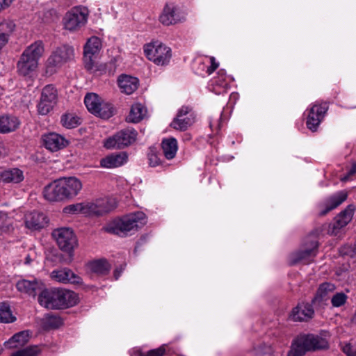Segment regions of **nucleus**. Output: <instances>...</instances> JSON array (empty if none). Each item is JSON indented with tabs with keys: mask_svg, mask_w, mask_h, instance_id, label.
Returning a JSON list of instances; mask_svg holds the SVG:
<instances>
[{
	"mask_svg": "<svg viewBox=\"0 0 356 356\" xmlns=\"http://www.w3.org/2000/svg\"><path fill=\"white\" fill-rule=\"evenodd\" d=\"M82 188L81 182L76 177L61 178L46 186L43 195L46 200L51 202L72 199Z\"/></svg>",
	"mask_w": 356,
	"mask_h": 356,
	"instance_id": "1",
	"label": "nucleus"
},
{
	"mask_svg": "<svg viewBox=\"0 0 356 356\" xmlns=\"http://www.w3.org/2000/svg\"><path fill=\"white\" fill-rule=\"evenodd\" d=\"M40 305L47 309H58L75 305L78 302L76 293L63 289H44L38 296Z\"/></svg>",
	"mask_w": 356,
	"mask_h": 356,
	"instance_id": "2",
	"label": "nucleus"
},
{
	"mask_svg": "<svg viewBox=\"0 0 356 356\" xmlns=\"http://www.w3.org/2000/svg\"><path fill=\"white\" fill-rule=\"evenodd\" d=\"M146 223V216L143 212L138 211L115 219L102 227L104 232L124 237L131 231H137Z\"/></svg>",
	"mask_w": 356,
	"mask_h": 356,
	"instance_id": "3",
	"label": "nucleus"
},
{
	"mask_svg": "<svg viewBox=\"0 0 356 356\" xmlns=\"http://www.w3.org/2000/svg\"><path fill=\"white\" fill-rule=\"evenodd\" d=\"M328 348L329 343L322 335L302 334L293 339L287 356H303L307 352L326 350Z\"/></svg>",
	"mask_w": 356,
	"mask_h": 356,
	"instance_id": "4",
	"label": "nucleus"
},
{
	"mask_svg": "<svg viewBox=\"0 0 356 356\" xmlns=\"http://www.w3.org/2000/svg\"><path fill=\"white\" fill-rule=\"evenodd\" d=\"M74 48L67 44L58 47L51 52L45 63V74L51 76L66 63L74 58Z\"/></svg>",
	"mask_w": 356,
	"mask_h": 356,
	"instance_id": "5",
	"label": "nucleus"
},
{
	"mask_svg": "<svg viewBox=\"0 0 356 356\" xmlns=\"http://www.w3.org/2000/svg\"><path fill=\"white\" fill-rule=\"evenodd\" d=\"M323 230V228H318L313 230L305 241V250L292 253L289 257V264L296 265L299 262L308 264L311 259L314 258L317 253L318 243L317 236Z\"/></svg>",
	"mask_w": 356,
	"mask_h": 356,
	"instance_id": "6",
	"label": "nucleus"
},
{
	"mask_svg": "<svg viewBox=\"0 0 356 356\" xmlns=\"http://www.w3.org/2000/svg\"><path fill=\"white\" fill-rule=\"evenodd\" d=\"M144 52L149 60L158 65L168 64L172 56L171 49L158 42L145 44Z\"/></svg>",
	"mask_w": 356,
	"mask_h": 356,
	"instance_id": "7",
	"label": "nucleus"
},
{
	"mask_svg": "<svg viewBox=\"0 0 356 356\" xmlns=\"http://www.w3.org/2000/svg\"><path fill=\"white\" fill-rule=\"evenodd\" d=\"M137 135V131L133 128L122 129L107 138L104 142V147L107 149H124L136 141Z\"/></svg>",
	"mask_w": 356,
	"mask_h": 356,
	"instance_id": "8",
	"label": "nucleus"
},
{
	"mask_svg": "<svg viewBox=\"0 0 356 356\" xmlns=\"http://www.w3.org/2000/svg\"><path fill=\"white\" fill-rule=\"evenodd\" d=\"M52 236L56 240L59 248L70 254L77 245V239L73 230L68 227H60L52 232Z\"/></svg>",
	"mask_w": 356,
	"mask_h": 356,
	"instance_id": "9",
	"label": "nucleus"
},
{
	"mask_svg": "<svg viewBox=\"0 0 356 356\" xmlns=\"http://www.w3.org/2000/svg\"><path fill=\"white\" fill-rule=\"evenodd\" d=\"M84 102L88 110L102 118H109L113 115V108L103 104L101 98L95 93H88L86 95Z\"/></svg>",
	"mask_w": 356,
	"mask_h": 356,
	"instance_id": "10",
	"label": "nucleus"
},
{
	"mask_svg": "<svg viewBox=\"0 0 356 356\" xmlns=\"http://www.w3.org/2000/svg\"><path fill=\"white\" fill-rule=\"evenodd\" d=\"M57 90L52 85H47L42 89L40 100L38 104V112L40 115L48 114L57 104Z\"/></svg>",
	"mask_w": 356,
	"mask_h": 356,
	"instance_id": "11",
	"label": "nucleus"
},
{
	"mask_svg": "<svg viewBox=\"0 0 356 356\" xmlns=\"http://www.w3.org/2000/svg\"><path fill=\"white\" fill-rule=\"evenodd\" d=\"M195 121V115L193 108L188 106H183L178 111L176 117L170 123V127L180 131H186Z\"/></svg>",
	"mask_w": 356,
	"mask_h": 356,
	"instance_id": "12",
	"label": "nucleus"
},
{
	"mask_svg": "<svg viewBox=\"0 0 356 356\" xmlns=\"http://www.w3.org/2000/svg\"><path fill=\"white\" fill-rule=\"evenodd\" d=\"M87 21V13L84 8H74L67 12L64 18L65 28L69 31H76L83 26Z\"/></svg>",
	"mask_w": 356,
	"mask_h": 356,
	"instance_id": "13",
	"label": "nucleus"
},
{
	"mask_svg": "<svg viewBox=\"0 0 356 356\" xmlns=\"http://www.w3.org/2000/svg\"><path fill=\"white\" fill-rule=\"evenodd\" d=\"M328 104L323 102L321 104H314L310 108L306 122L307 127L314 132L316 131L319 124L323 120L328 110Z\"/></svg>",
	"mask_w": 356,
	"mask_h": 356,
	"instance_id": "14",
	"label": "nucleus"
},
{
	"mask_svg": "<svg viewBox=\"0 0 356 356\" xmlns=\"http://www.w3.org/2000/svg\"><path fill=\"white\" fill-rule=\"evenodd\" d=\"M354 211L355 207L353 205L348 206L344 211L334 218L333 223L328 225L327 233L330 235H338L340 230L351 221Z\"/></svg>",
	"mask_w": 356,
	"mask_h": 356,
	"instance_id": "15",
	"label": "nucleus"
},
{
	"mask_svg": "<svg viewBox=\"0 0 356 356\" xmlns=\"http://www.w3.org/2000/svg\"><path fill=\"white\" fill-rule=\"evenodd\" d=\"M88 215L97 216L106 214L117 207V202L114 198H104L97 200L95 203H88Z\"/></svg>",
	"mask_w": 356,
	"mask_h": 356,
	"instance_id": "16",
	"label": "nucleus"
},
{
	"mask_svg": "<svg viewBox=\"0 0 356 356\" xmlns=\"http://www.w3.org/2000/svg\"><path fill=\"white\" fill-rule=\"evenodd\" d=\"M101 47V41L97 37H92L88 40L84 46L83 61L85 67L90 68L91 60L95 59Z\"/></svg>",
	"mask_w": 356,
	"mask_h": 356,
	"instance_id": "17",
	"label": "nucleus"
},
{
	"mask_svg": "<svg viewBox=\"0 0 356 356\" xmlns=\"http://www.w3.org/2000/svg\"><path fill=\"white\" fill-rule=\"evenodd\" d=\"M44 147L51 152H56L68 145V141L62 136L56 133H49L43 136Z\"/></svg>",
	"mask_w": 356,
	"mask_h": 356,
	"instance_id": "18",
	"label": "nucleus"
},
{
	"mask_svg": "<svg viewBox=\"0 0 356 356\" xmlns=\"http://www.w3.org/2000/svg\"><path fill=\"white\" fill-rule=\"evenodd\" d=\"M48 219L47 216L38 211H33L25 216L26 227L32 230H40L47 226Z\"/></svg>",
	"mask_w": 356,
	"mask_h": 356,
	"instance_id": "19",
	"label": "nucleus"
},
{
	"mask_svg": "<svg viewBox=\"0 0 356 356\" xmlns=\"http://www.w3.org/2000/svg\"><path fill=\"white\" fill-rule=\"evenodd\" d=\"M16 287L18 291L33 297H35L38 293L40 294L44 290L43 284L36 280L32 281L26 280H19L17 282Z\"/></svg>",
	"mask_w": 356,
	"mask_h": 356,
	"instance_id": "20",
	"label": "nucleus"
},
{
	"mask_svg": "<svg viewBox=\"0 0 356 356\" xmlns=\"http://www.w3.org/2000/svg\"><path fill=\"white\" fill-rule=\"evenodd\" d=\"M314 314L312 306L309 303L302 302L293 309L291 316L295 321H307Z\"/></svg>",
	"mask_w": 356,
	"mask_h": 356,
	"instance_id": "21",
	"label": "nucleus"
},
{
	"mask_svg": "<svg viewBox=\"0 0 356 356\" xmlns=\"http://www.w3.org/2000/svg\"><path fill=\"white\" fill-rule=\"evenodd\" d=\"M51 277L54 280L63 283H80L81 280L80 277L67 268L54 270L51 274Z\"/></svg>",
	"mask_w": 356,
	"mask_h": 356,
	"instance_id": "22",
	"label": "nucleus"
},
{
	"mask_svg": "<svg viewBox=\"0 0 356 356\" xmlns=\"http://www.w3.org/2000/svg\"><path fill=\"white\" fill-rule=\"evenodd\" d=\"M176 7L173 3H167L159 16L160 22L164 26H170L179 21L176 13Z\"/></svg>",
	"mask_w": 356,
	"mask_h": 356,
	"instance_id": "23",
	"label": "nucleus"
},
{
	"mask_svg": "<svg viewBox=\"0 0 356 356\" xmlns=\"http://www.w3.org/2000/svg\"><path fill=\"white\" fill-rule=\"evenodd\" d=\"M20 121L16 116L3 115L0 116V133L7 134L15 131L19 128Z\"/></svg>",
	"mask_w": 356,
	"mask_h": 356,
	"instance_id": "24",
	"label": "nucleus"
},
{
	"mask_svg": "<svg viewBox=\"0 0 356 356\" xmlns=\"http://www.w3.org/2000/svg\"><path fill=\"white\" fill-rule=\"evenodd\" d=\"M24 179V172L19 168H10L0 172V182L18 184Z\"/></svg>",
	"mask_w": 356,
	"mask_h": 356,
	"instance_id": "25",
	"label": "nucleus"
},
{
	"mask_svg": "<svg viewBox=\"0 0 356 356\" xmlns=\"http://www.w3.org/2000/svg\"><path fill=\"white\" fill-rule=\"evenodd\" d=\"M347 198V194L345 192L341 191L327 200L325 203V208L322 209L319 213V216H324L332 209L337 208Z\"/></svg>",
	"mask_w": 356,
	"mask_h": 356,
	"instance_id": "26",
	"label": "nucleus"
},
{
	"mask_svg": "<svg viewBox=\"0 0 356 356\" xmlns=\"http://www.w3.org/2000/svg\"><path fill=\"white\" fill-rule=\"evenodd\" d=\"M38 63L34 59L24 56L22 54L17 64V72L25 76L33 72L38 67Z\"/></svg>",
	"mask_w": 356,
	"mask_h": 356,
	"instance_id": "27",
	"label": "nucleus"
},
{
	"mask_svg": "<svg viewBox=\"0 0 356 356\" xmlns=\"http://www.w3.org/2000/svg\"><path fill=\"white\" fill-rule=\"evenodd\" d=\"M44 53V45L42 40H37L28 46L23 54L31 59H34L38 63L39 59L43 56Z\"/></svg>",
	"mask_w": 356,
	"mask_h": 356,
	"instance_id": "28",
	"label": "nucleus"
},
{
	"mask_svg": "<svg viewBox=\"0 0 356 356\" xmlns=\"http://www.w3.org/2000/svg\"><path fill=\"white\" fill-rule=\"evenodd\" d=\"M118 85L122 92L130 95L138 88V80L134 76L121 75L118 78Z\"/></svg>",
	"mask_w": 356,
	"mask_h": 356,
	"instance_id": "29",
	"label": "nucleus"
},
{
	"mask_svg": "<svg viewBox=\"0 0 356 356\" xmlns=\"http://www.w3.org/2000/svg\"><path fill=\"white\" fill-rule=\"evenodd\" d=\"M127 156L125 153L108 155L100 161L102 168H112L122 165L126 162Z\"/></svg>",
	"mask_w": 356,
	"mask_h": 356,
	"instance_id": "30",
	"label": "nucleus"
},
{
	"mask_svg": "<svg viewBox=\"0 0 356 356\" xmlns=\"http://www.w3.org/2000/svg\"><path fill=\"white\" fill-rule=\"evenodd\" d=\"M29 340V331H22L14 334L4 346L7 348H17L24 346Z\"/></svg>",
	"mask_w": 356,
	"mask_h": 356,
	"instance_id": "31",
	"label": "nucleus"
},
{
	"mask_svg": "<svg viewBox=\"0 0 356 356\" xmlns=\"http://www.w3.org/2000/svg\"><path fill=\"white\" fill-rule=\"evenodd\" d=\"M90 270L98 275H107L110 270L111 266L106 259H101L95 260L88 264Z\"/></svg>",
	"mask_w": 356,
	"mask_h": 356,
	"instance_id": "32",
	"label": "nucleus"
},
{
	"mask_svg": "<svg viewBox=\"0 0 356 356\" xmlns=\"http://www.w3.org/2000/svg\"><path fill=\"white\" fill-rule=\"evenodd\" d=\"M334 289L335 286L333 284L327 282L323 283L318 289L316 294L312 300V302L316 304V302L320 303L326 301L329 298V294L332 293Z\"/></svg>",
	"mask_w": 356,
	"mask_h": 356,
	"instance_id": "33",
	"label": "nucleus"
},
{
	"mask_svg": "<svg viewBox=\"0 0 356 356\" xmlns=\"http://www.w3.org/2000/svg\"><path fill=\"white\" fill-rule=\"evenodd\" d=\"M146 113L145 107L140 104H134L130 110L129 114L126 118L128 122L138 123L144 118Z\"/></svg>",
	"mask_w": 356,
	"mask_h": 356,
	"instance_id": "34",
	"label": "nucleus"
},
{
	"mask_svg": "<svg viewBox=\"0 0 356 356\" xmlns=\"http://www.w3.org/2000/svg\"><path fill=\"white\" fill-rule=\"evenodd\" d=\"M162 149L166 159H173L177 151V142L176 139L174 138L164 139L162 141Z\"/></svg>",
	"mask_w": 356,
	"mask_h": 356,
	"instance_id": "35",
	"label": "nucleus"
},
{
	"mask_svg": "<svg viewBox=\"0 0 356 356\" xmlns=\"http://www.w3.org/2000/svg\"><path fill=\"white\" fill-rule=\"evenodd\" d=\"M80 120L78 116L72 113H65L61 116L60 123L65 128L73 129L81 124Z\"/></svg>",
	"mask_w": 356,
	"mask_h": 356,
	"instance_id": "36",
	"label": "nucleus"
},
{
	"mask_svg": "<svg viewBox=\"0 0 356 356\" xmlns=\"http://www.w3.org/2000/svg\"><path fill=\"white\" fill-rule=\"evenodd\" d=\"M15 320L16 318L12 315L9 305L6 302L0 303V322L9 323Z\"/></svg>",
	"mask_w": 356,
	"mask_h": 356,
	"instance_id": "37",
	"label": "nucleus"
},
{
	"mask_svg": "<svg viewBox=\"0 0 356 356\" xmlns=\"http://www.w3.org/2000/svg\"><path fill=\"white\" fill-rule=\"evenodd\" d=\"M63 212L67 214H77L82 213L88 215V204H83L82 203H76L66 206L63 209Z\"/></svg>",
	"mask_w": 356,
	"mask_h": 356,
	"instance_id": "38",
	"label": "nucleus"
},
{
	"mask_svg": "<svg viewBox=\"0 0 356 356\" xmlns=\"http://www.w3.org/2000/svg\"><path fill=\"white\" fill-rule=\"evenodd\" d=\"M113 64H97L96 63L95 59L91 60L90 68L86 67V69L89 71L90 73L93 74L95 76H100L107 72V69L109 66H111Z\"/></svg>",
	"mask_w": 356,
	"mask_h": 356,
	"instance_id": "39",
	"label": "nucleus"
},
{
	"mask_svg": "<svg viewBox=\"0 0 356 356\" xmlns=\"http://www.w3.org/2000/svg\"><path fill=\"white\" fill-rule=\"evenodd\" d=\"M13 231V226L11 220L7 214L1 211L0 214V234H9Z\"/></svg>",
	"mask_w": 356,
	"mask_h": 356,
	"instance_id": "40",
	"label": "nucleus"
},
{
	"mask_svg": "<svg viewBox=\"0 0 356 356\" xmlns=\"http://www.w3.org/2000/svg\"><path fill=\"white\" fill-rule=\"evenodd\" d=\"M63 323L62 318L58 316H47L44 320V325L47 329L58 328Z\"/></svg>",
	"mask_w": 356,
	"mask_h": 356,
	"instance_id": "41",
	"label": "nucleus"
},
{
	"mask_svg": "<svg viewBox=\"0 0 356 356\" xmlns=\"http://www.w3.org/2000/svg\"><path fill=\"white\" fill-rule=\"evenodd\" d=\"M15 28V23L10 19H4L0 22V34L6 36V38L9 40V37L13 32Z\"/></svg>",
	"mask_w": 356,
	"mask_h": 356,
	"instance_id": "42",
	"label": "nucleus"
},
{
	"mask_svg": "<svg viewBox=\"0 0 356 356\" xmlns=\"http://www.w3.org/2000/svg\"><path fill=\"white\" fill-rule=\"evenodd\" d=\"M40 351V348L37 346H32L19 350L13 353L10 356H37Z\"/></svg>",
	"mask_w": 356,
	"mask_h": 356,
	"instance_id": "43",
	"label": "nucleus"
},
{
	"mask_svg": "<svg viewBox=\"0 0 356 356\" xmlns=\"http://www.w3.org/2000/svg\"><path fill=\"white\" fill-rule=\"evenodd\" d=\"M347 298L348 297L344 293H337L332 296L331 302L333 307H339L346 302Z\"/></svg>",
	"mask_w": 356,
	"mask_h": 356,
	"instance_id": "44",
	"label": "nucleus"
},
{
	"mask_svg": "<svg viewBox=\"0 0 356 356\" xmlns=\"http://www.w3.org/2000/svg\"><path fill=\"white\" fill-rule=\"evenodd\" d=\"M166 345H162L159 348L149 350L147 353H140V356H163L166 351Z\"/></svg>",
	"mask_w": 356,
	"mask_h": 356,
	"instance_id": "45",
	"label": "nucleus"
},
{
	"mask_svg": "<svg viewBox=\"0 0 356 356\" xmlns=\"http://www.w3.org/2000/svg\"><path fill=\"white\" fill-rule=\"evenodd\" d=\"M341 350L347 356H356V348H353L350 343L341 345Z\"/></svg>",
	"mask_w": 356,
	"mask_h": 356,
	"instance_id": "46",
	"label": "nucleus"
},
{
	"mask_svg": "<svg viewBox=\"0 0 356 356\" xmlns=\"http://www.w3.org/2000/svg\"><path fill=\"white\" fill-rule=\"evenodd\" d=\"M356 173V162L353 163L352 167L348 170L346 175L340 177V180L343 182L347 181L350 179L351 177H353Z\"/></svg>",
	"mask_w": 356,
	"mask_h": 356,
	"instance_id": "47",
	"label": "nucleus"
},
{
	"mask_svg": "<svg viewBox=\"0 0 356 356\" xmlns=\"http://www.w3.org/2000/svg\"><path fill=\"white\" fill-rule=\"evenodd\" d=\"M209 58H210V61H211V66L207 68V72L209 74H211L218 67L219 64H218V63H217L216 61V59L214 57L211 56Z\"/></svg>",
	"mask_w": 356,
	"mask_h": 356,
	"instance_id": "48",
	"label": "nucleus"
},
{
	"mask_svg": "<svg viewBox=\"0 0 356 356\" xmlns=\"http://www.w3.org/2000/svg\"><path fill=\"white\" fill-rule=\"evenodd\" d=\"M148 158L149 161V165L152 167L156 166L159 165V159L158 156L154 153H150L148 154Z\"/></svg>",
	"mask_w": 356,
	"mask_h": 356,
	"instance_id": "49",
	"label": "nucleus"
},
{
	"mask_svg": "<svg viewBox=\"0 0 356 356\" xmlns=\"http://www.w3.org/2000/svg\"><path fill=\"white\" fill-rule=\"evenodd\" d=\"M14 0H0V12L8 8Z\"/></svg>",
	"mask_w": 356,
	"mask_h": 356,
	"instance_id": "50",
	"label": "nucleus"
},
{
	"mask_svg": "<svg viewBox=\"0 0 356 356\" xmlns=\"http://www.w3.org/2000/svg\"><path fill=\"white\" fill-rule=\"evenodd\" d=\"M8 40L6 38V36L0 34V51L8 43Z\"/></svg>",
	"mask_w": 356,
	"mask_h": 356,
	"instance_id": "51",
	"label": "nucleus"
},
{
	"mask_svg": "<svg viewBox=\"0 0 356 356\" xmlns=\"http://www.w3.org/2000/svg\"><path fill=\"white\" fill-rule=\"evenodd\" d=\"M32 261H33V259L31 258V257L29 254H28L25 258L24 264L26 265H29V264H31Z\"/></svg>",
	"mask_w": 356,
	"mask_h": 356,
	"instance_id": "52",
	"label": "nucleus"
},
{
	"mask_svg": "<svg viewBox=\"0 0 356 356\" xmlns=\"http://www.w3.org/2000/svg\"><path fill=\"white\" fill-rule=\"evenodd\" d=\"M120 270H118V269L115 270L114 271V277L115 280H118L119 277L120 276Z\"/></svg>",
	"mask_w": 356,
	"mask_h": 356,
	"instance_id": "53",
	"label": "nucleus"
},
{
	"mask_svg": "<svg viewBox=\"0 0 356 356\" xmlns=\"http://www.w3.org/2000/svg\"><path fill=\"white\" fill-rule=\"evenodd\" d=\"M4 145L3 141L0 139V154H3L4 152Z\"/></svg>",
	"mask_w": 356,
	"mask_h": 356,
	"instance_id": "54",
	"label": "nucleus"
},
{
	"mask_svg": "<svg viewBox=\"0 0 356 356\" xmlns=\"http://www.w3.org/2000/svg\"><path fill=\"white\" fill-rule=\"evenodd\" d=\"M49 12L51 14L52 13H56L55 10H49Z\"/></svg>",
	"mask_w": 356,
	"mask_h": 356,
	"instance_id": "55",
	"label": "nucleus"
},
{
	"mask_svg": "<svg viewBox=\"0 0 356 356\" xmlns=\"http://www.w3.org/2000/svg\"><path fill=\"white\" fill-rule=\"evenodd\" d=\"M354 319L356 321V311H355V315H354Z\"/></svg>",
	"mask_w": 356,
	"mask_h": 356,
	"instance_id": "56",
	"label": "nucleus"
},
{
	"mask_svg": "<svg viewBox=\"0 0 356 356\" xmlns=\"http://www.w3.org/2000/svg\"><path fill=\"white\" fill-rule=\"evenodd\" d=\"M138 244H139V243H137V245L136 246L135 250H136V248H138Z\"/></svg>",
	"mask_w": 356,
	"mask_h": 356,
	"instance_id": "57",
	"label": "nucleus"
},
{
	"mask_svg": "<svg viewBox=\"0 0 356 356\" xmlns=\"http://www.w3.org/2000/svg\"><path fill=\"white\" fill-rule=\"evenodd\" d=\"M111 70H108V74H111Z\"/></svg>",
	"mask_w": 356,
	"mask_h": 356,
	"instance_id": "58",
	"label": "nucleus"
}]
</instances>
